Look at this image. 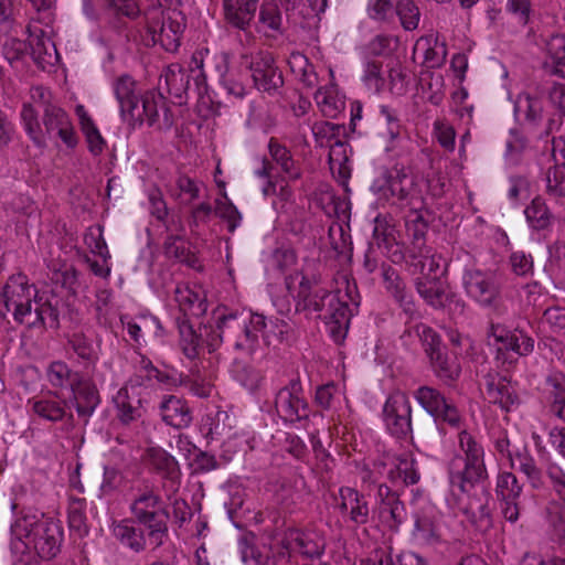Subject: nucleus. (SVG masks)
Returning a JSON list of instances; mask_svg holds the SVG:
<instances>
[{
  "mask_svg": "<svg viewBox=\"0 0 565 565\" xmlns=\"http://www.w3.org/2000/svg\"><path fill=\"white\" fill-rule=\"evenodd\" d=\"M158 409L162 422L175 429L188 428L193 420L192 409L186 399L177 395H163Z\"/></svg>",
  "mask_w": 565,
  "mask_h": 565,
  "instance_id": "b1692460",
  "label": "nucleus"
},
{
  "mask_svg": "<svg viewBox=\"0 0 565 565\" xmlns=\"http://www.w3.org/2000/svg\"><path fill=\"white\" fill-rule=\"evenodd\" d=\"M415 332L418 335L427 356L445 348L440 335L429 326L418 323L415 326Z\"/></svg>",
  "mask_w": 565,
  "mask_h": 565,
  "instance_id": "e2e57ef3",
  "label": "nucleus"
},
{
  "mask_svg": "<svg viewBox=\"0 0 565 565\" xmlns=\"http://www.w3.org/2000/svg\"><path fill=\"white\" fill-rule=\"evenodd\" d=\"M86 500L83 498H71L68 504V524L72 531H75L79 536L88 533L87 516H86Z\"/></svg>",
  "mask_w": 565,
  "mask_h": 565,
  "instance_id": "5fc2aeb1",
  "label": "nucleus"
},
{
  "mask_svg": "<svg viewBox=\"0 0 565 565\" xmlns=\"http://www.w3.org/2000/svg\"><path fill=\"white\" fill-rule=\"evenodd\" d=\"M174 295L180 311L183 313L181 318H186L188 315L201 317L205 313L207 309L206 300L190 287L177 286Z\"/></svg>",
  "mask_w": 565,
  "mask_h": 565,
  "instance_id": "c9c22d12",
  "label": "nucleus"
},
{
  "mask_svg": "<svg viewBox=\"0 0 565 565\" xmlns=\"http://www.w3.org/2000/svg\"><path fill=\"white\" fill-rule=\"evenodd\" d=\"M458 447L461 455L451 458L448 473L452 493L458 491L463 495L488 479V470L483 446L468 430L458 434Z\"/></svg>",
  "mask_w": 565,
  "mask_h": 565,
  "instance_id": "7ed1b4c3",
  "label": "nucleus"
},
{
  "mask_svg": "<svg viewBox=\"0 0 565 565\" xmlns=\"http://www.w3.org/2000/svg\"><path fill=\"white\" fill-rule=\"evenodd\" d=\"M383 419L387 430L396 438H406L412 433V406L406 394L390 395L383 407Z\"/></svg>",
  "mask_w": 565,
  "mask_h": 565,
  "instance_id": "dca6fc26",
  "label": "nucleus"
},
{
  "mask_svg": "<svg viewBox=\"0 0 565 565\" xmlns=\"http://www.w3.org/2000/svg\"><path fill=\"white\" fill-rule=\"evenodd\" d=\"M546 52L551 58L550 73L565 77V36L555 34L546 42Z\"/></svg>",
  "mask_w": 565,
  "mask_h": 565,
  "instance_id": "8fccbe9b",
  "label": "nucleus"
},
{
  "mask_svg": "<svg viewBox=\"0 0 565 565\" xmlns=\"http://www.w3.org/2000/svg\"><path fill=\"white\" fill-rule=\"evenodd\" d=\"M38 298V289L29 284L25 275L18 274L9 278L0 294V317L12 313L18 323L24 324L32 316V305Z\"/></svg>",
  "mask_w": 565,
  "mask_h": 565,
  "instance_id": "6e6552de",
  "label": "nucleus"
},
{
  "mask_svg": "<svg viewBox=\"0 0 565 565\" xmlns=\"http://www.w3.org/2000/svg\"><path fill=\"white\" fill-rule=\"evenodd\" d=\"M259 333H262L263 341L266 345L271 343V337L287 344L295 342L298 338V330L295 326L280 319L270 320L269 324L266 321V328L259 331L258 334Z\"/></svg>",
  "mask_w": 565,
  "mask_h": 565,
  "instance_id": "c03bdc74",
  "label": "nucleus"
},
{
  "mask_svg": "<svg viewBox=\"0 0 565 565\" xmlns=\"http://www.w3.org/2000/svg\"><path fill=\"white\" fill-rule=\"evenodd\" d=\"M428 359L435 375L445 383L454 382L459 377L460 365L455 359L448 356L445 348L437 350Z\"/></svg>",
  "mask_w": 565,
  "mask_h": 565,
  "instance_id": "a19ab883",
  "label": "nucleus"
},
{
  "mask_svg": "<svg viewBox=\"0 0 565 565\" xmlns=\"http://www.w3.org/2000/svg\"><path fill=\"white\" fill-rule=\"evenodd\" d=\"M546 192L554 198L565 196V163L555 164L546 173Z\"/></svg>",
  "mask_w": 565,
  "mask_h": 565,
  "instance_id": "13d9d810",
  "label": "nucleus"
},
{
  "mask_svg": "<svg viewBox=\"0 0 565 565\" xmlns=\"http://www.w3.org/2000/svg\"><path fill=\"white\" fill-rule=\"evenodd\" d=\"M259 21L273 31H281L282 17L275 2H265L260 6Z\"/></svg>",
  "mask_w": 565,
  "mask_h": 565,
  "instance_id": "338daca9",
  "label": "nucleus"
},
{
  "mask_svg": "<svg viewBox=\"0 0 565 565\" xmlns=\"http://www.w3.org/2000/svg\"><path fill=\"white\" fill-rule=\"evenodd\" d=\"M339 498V509L342 514L348 515L350 522L356 526L369 522L370 507L363 493L351 487H341Z\"/></svg>",
  "mask_w": 565,
  "mask_h": 565,
  "instance_id": "bb28decb",
  "label": "nucleus"
},
{
  "mask_svg": "<svg viewBox=\"0 0 565 565\" xmlns=\"http://www.w3.org/2000/svg\"><path fill=\"white\" fill-rule=\"evenodd\" d=\"M242 65L250 71L254 86L259 92L274 95L282 87V72L276 65L271 53L258 51L250 55H242Z\"/></svg>",
  "mask_w": 565,
  "mask_h": 565,
  "instance_id": "4468645a",
  "label": "nucleus"
},
{
  "mask_svg": "<svg viewBox=\"0 0 565 565\" xmlns=\"http://www.w3.org/2000/svg\"><path fill=\"white\" fill-rule=\"evenodd\" d=\"M129 510L146 532L149 544L153 548L162 546L169 536L170 512L154 487L146 482L136 488Z\"/></svg>",
  "mask_w": 565,
  "mask_h": 565,
  "instance_id": "20e7f679",
  "label": "nucleus"
},
{
  "mask_svg": "<svg viewBox=\"0 0 565 565\" xmlns=\"http://www.w3.org/2000/svg\"><path fill=\"white\" fill-rule=\"evenodd\" d=\"M181 23L160 8L146 12V45L159 44L167 52H175L180 46Z\"/></svg>",
  "mask_w": 565,
  "mask_h": 565,
  "instance_id": "9d476101",
  "label": "nucleus"
},
{
  "mask_svg": "<svg viewBox=\"0 0 565 565\" xmlns=\"http://www.w3.org/2000/svg\"><path fill=\"white\" fill-rule=\"evenodd\" d=\"M405 227L411 238L408 254L418 249L425 250V247H427L425 237L428 224L418 212V207L409 210V213L405 216Z\"/></svg>",
  "mask_w": 565,
  "mask_h": 565,
  "instance_id": "e433bc0d",
  "label": "nucleus"
},
{
  "mask_svg": "<svg viewBox=\"0 0 565 565\" xmlns=\"http://www.w3.org/2000/svg\"><path fill=\"white\" fill-rule=\"evenodd\" d=\"M387 478L394 487L416 484L420 479L416 460L408 456L397 457L394 466L387 471Z\"/></svg>",
  "mask_w": 565,
  "mask_h": 565,
  "instance_id": "72a5a7b5",
  "label": "nucleus"
},
{
  "mask_svg": "<svg viewBox=\"0 0 565 565\" xmlns=\"http://www.w3.org/2000/svg\"><path fill=\"white\" fill-rule=\"evenodd\" d=\"M379 518L381 522L390 530L396 531L406 520V509L399 500L397 490H392L388 486L381 483L377 489Z\"/></svg>",
  "mask_w": 565,
  "mask_h": 565,
  "instance_id": "5701e85b",
  "label": "nucleus"
},
{
  "mask_svg": "<svg viewBox=\"0 0 565 565\" xmlns=\"http://www.w3.org/2000/svg\"><path fill=\"white\" fill-rule=\"evenodd\" d=\"M113 532L115 537L131 551L140 553L146 548L148 539L141 527H137L128 521H121L114 526Z\"/></svg>",
  "mask_w": 565,
  "mask_h": 565,
  "instance_id": "4c0bfd02",
  "label": "nucleus"
},
{
  "mask_svg": "<svg viewBox=\"0 0 565 565\" xmlns=\"http://www.w3.org/2000/svg\"><path fill=\"white\" fill-rule=\"evenodd\" d=\"M414 398L429 414L436 424H447L451 428H460L462 416L455 403L439 390L423 385L414 392Z\"/></svg>",
  "mask_w": 565,
  "mask_h": 565,
  "instance_id": "2eb2a0df",
  "label": "nucleus"
},
{
  "mask_svg": "<svg viewBox=\"0 0 565 565\" xmlns=\"http://www.w3.org/2000/svg\"><path fill=\"white\" fill-rule=\"evenodd\" d=\"M13 534L28 548H33L42 559H52L57 555L63 541V529L58 521L35 515H25L12 526Z\"/></svg>",
  "mask_w": 565,
  "mask_h": 565,
  "instance_id": "39448f33",
  "label": "nucleus"
},
{
  "mask_svg": "<svg viewBox=\"0 0 565 565\" xmlns=\"http://www.w3.org/2000/svg\"><path fill=\"white\" fill-rule=\"evenodd\" d=\"M46 379L53 387L64 388L67 385L72 387V383H76L77 380H81V376L73 372L64 361L57 360L49 364Z\"/></svg>",
  "mask_w": 565,
  "mask_h": 565,
  "instance_id": "09e8293b",
  "label": "nucleus"
},
{
  "mask_svg": "<svg viewBox=\"0 0 565 565\" xmlns=\"http://www.w3.org/2000/svg\"><path fill=\"white\" fill-rule=\"evenodd\" d=\"M268 150L273 161L280 167L281 171L286 173L290 180H298L301 177V171L296 166L291 152L286 146L278 142L276 138H270Z\"/></svg>",
  "mask_w": 565,
  "mask_h": 565,
  "instance_id": "79ce46f5",
  "label": "nucleus"
},
{
  "mask_svg": "<svg viewBox=\"0 0 565 565\" xmlns=\"http://www.w3.org/2000/svg\"><path fill=\"white\" fill-rule=\"evenodd\" d=\"M510 461L512 467L523 472L533 486H537L541 482V469L526 447H523V450L515 449V454Z\"/></svg>",
  "mask_w": 565,
  "mask_h": 565,
  "instance_id": "3c124183",
  "label": "nucleus"
},
{
  "mask_svg": "<svg viewBox=\"0 0 565 565\" xmlns=\"http://www.w3.org/2000/svg\"><path fill=\"white\" fill-rule=\"evenodd\" d=\"M183 238L184 236L181 234L167 235L163 243V250L168 258H173L181 263L190 262V252L183 245Z\"/></svg>",
  "mask_w": 565,
  "mask_h": 565,
  "instance_id": "0e129e2a",
  "label": "nucleus"
},
{
  "mask_svg": "<svg viewBox=\"0 0 565 565\" xmlns=\"http://www.w3.org/2000/svg\"><path fill=\"white\" fill-rule=\"evenodd\" d=\"M21 120L32 141L39 147L44 146L45 138L39 120V110H36L32 104H23L21 109Z\"/></svg>",
  "mask_w": 565,
  "mask_h": 565,
  "instance_id": "603ef678",
  "label": "nucleus"
},
{
  "mask_svg": "<svg viewBox=\"0 0 565 565\" xmlns=\"http://www.w3.org/2000/svg\"><path fill=\"white\" fill-rule=\"evenodd\" d=\"M413 535L423 544L436 545L443 541L441 516L433 505L423 507L416 514Z\"/></svg>",
  "mask_w": 565,
  "mask_h": 565,
  "instance_id": "a878e982",
  "label": "nucleus"
},
{
  "mask_svg": "<svg viewBox=\"0 0 565 565\" xmlns=\"http://www.w3.org/2000/svg\"><path fill=\"white\" fill-rule=\"evenodd\" d=\"M344 131V127L338 124L321 121L316 122L312 127V132L316 141L320 147H327L334 140L339 139V136Z\"/></svg>",
  "mask_w": 565,
  "mask_h": 565,
  "instance_id": "bf43d9fd",
  "label": "nucleus"
},
{
  "mask_svg": "<svg viewBox=\"0 0 565 565\" xmlns=\"http://www.w3.org/2000/svg\"><path fill=\"white\" fill-rule=\"evenodd\" d=\"M42 122L45 128L44 136L58 137L68 148L77 145V137L67 113L57 104L47 106L42 113Z\"/></svg>",
  "mask_w": 565,
  "mask_h": 565,
  "instance_id": "4be33fe9",
  "label": "nucleus"
},
{
  "mask_svg": "<svg viewBox=\"0 0 565 565\" xmlns=\"http://www.w3.org/2000/svg\"><path fill=\"white\" fill-rule=\"evenodd\" d=\"M415 288L427 306L444 311L455 323L465 318L466 301L437 276L417 277Z\"/></svg>",
  "mask_w": 565,
  "mask_h": 565,
  "instance_id": "423d86ee",
  "label": "nucleus"
},
{
  "mask_svg": "<svg viewBox=\"0 0 565 565\" xmlns=\"http://www.w3.org/2000/svg\"><path fill=\"white\" fill-rule=\"evenodd\" d=\"M487 398L504 412H511L520 404L514 385L507 375L489 372L483 376Z\"/></svg>",
  "mask_w": 565,
  "mask_h": 565,
  "instance_id": "412c9836",
  "label": "nucleus"
},
{
  "mask_svg": "<svg viewBox=\"0 0 565 565\" xmlns=\"http://www.w3.org/2000/svg\"><path fill=\"white\" fill-rule=\"evenodd\" d=\"M545 384L550 414L565 423V374L553 372L546 377Z\"/></svg>",
  "mask_w": 565,
  "mask_h": 565,
  "instance_id": "2f4dec72",
  "label": "nucleus"
},
{
  "mask_svg": "<svg viewBox=\"0 0 565 565\" xmlns=\"http://www.w3.org/2000/svg\"><path fill=\"white\" fill-rule=\"evenodd\" d=\"M497 491L501 500H518L522 492V484L512 472H503L498 477Z\"/></svg>",
  "mask_w": 565,
  "mask_h": 565,
  "instance_id": "680f3d73",
  "label": "nucleus"
},
{
  "mask_svg": "<svg viewBox=\"0 0 565 565\" xmlns=\"http://www.w3.org/2000/svg\"><path fill=\"white\" fill-rule=\"evenodd\" d=\"M114 401L117 409V418L122 425H129L141 418V402L140 399L131 398L127 390H119Z\"/></svg>",
  "mask_w": 565,
  "mask_h": 565,
  "instance_id": "37998d69",
  "label": "nucleus"
},
{
  "mask_svg": "<svg viewBox=\"0 0 565 565\" xmlns=\"http://www.w3.org/2000/svg\"><path fill=\"white\" fill-rule=\"evenodd\" d=\"M139 102H141V106L138 105L139 118H128L127 121L142 124L146 120L148 126H157L158 129L163 130L172 127V113L166 97L160 92L148 90Z\"/></svg>",
  "mask_w": 565,
  "mask_h": 565,
  "instance_id": "6ab92c4d",
  "label": "nucleus"
},
{
  "mask_svg": "<svg viewBox=\"0 0 565 565\" xmlns=\"http://www.w3.org/2000/svg\"><path fill=\"white\" fill-rule=\"evenodd\" d=\"M28 53L29 43L23 40L10 38L3 43L2 54L11 65L22 61Z\"/></svg>",
  "mask_w": 565,
  "mask_h": 565,
  "instance_id": "774afa93",
  "label": "nucleus"
},
{
  "mask_svg": "<svg viewBox=\"0 0 565 565\" xmlns=\"http://www.w3.org/2000/svg\"><path fill=\"white\" fill-rule=\"evenodd\" d=\"M546 475L556 498L550 500L544 509L545 521L553 537L565 546V471L557 465H551Z\"/></svg>",
  "mask_w": 565,
  "mask_h": 565,
  "instance_id": "f8f14e48",
  "label": "nucleus"
},
{
  "mask_svg": "<svg viewBox=\"0 0 565 565\" xmlns=\"http://www.w3.org/2000/svg\"><path fill=\"white\" fill-rule=\"evenodd\" d=\"M462 287L466 295L482 308H495L501 288L497 275L491 270L478 268L465 269Z\"/></svg>",
  "mask_w": 565,
  "mask_h": 565,
  "instance_id": "ddd939ff",
  "label": "nucleus"
},
{
  "mask_svg": "<svg viewBox=\"0 0 565 565\" xmlns=\"http://www.w3.org/2000/svg\"><path fill=\"white\" fill-rule=\"evenodd\" d=\"M412 258V266L417 268L420 276L434 277L440 270L443 257L431 253L427 246L425 250L418 249L408 254Z\"/></svg>",
  "mask_w": 565,
  "mask_h": 565,
  "instance_id": "de8ad7c7",
  "label": "nucleus"
},
{
  "mask_svg": "<svg viewBox=\"0 0 565 565\" xmlns=\"http://www.w3.org/2000/svg\"><path fill=\"white\" fill-rule=\"evenodd\" d=\"M215 324L199 328L202 344L214 352L222 343L252 356L260 349L258 332L266 328V317L260 313L244 315L234 311L213 312Z\"/></svg>",
  "mask_w": 565,
  "mask_h": 565,
  "instance_id": "f03ea898",
  "label": "nucleus"
},
{
  "mask_svg": "<svg viewBox=\"0 0 565 565\" xmlns=\"http://www.w3.org/2000/svg\"><path fill=\"white\" fill-rule=\"evenodd\" d=\"M372 190L380 196L401 207L417 209L422 203L416 178L404 170L394 169L374 181Z\"/></svg>",
  "mask_w": 565,
  "mask_h": 565,
  "instance_id": "1a4fd4ad",
  "label": "nucleus"
},
{
  "mask_svg": "<svg viewBox=\"0 0 565 565\" xmlns=\"http://www.w3.org/2000/svg\"><path fill=\"white\" fill-rule=\"evenodd\" d=\"M68 345L77 358L84 362L85 369H93V380L104 383L105 379L95 371V365L99 359L98 347L94 345L93 341L83 333H74L68 339Z\"/></svg>",
  "mask_w": 565,
  "mask_h": 565,
  "instance_id": "7c9ffc66",
  "label": "nucleus"
},
{
  "mask_svg": "<svg viewBox=\"0 0 565 565\" xmlns=\"http://www.w3.org/2000/svg\"><path fill=\"white\" fill-rule=\"evenodd\" d=\"M460 511L468 518L475 527L481 532H487L492 527V519L489 509V498L484 491L469 498L467 504L459 507Z\"/></svg>",
  "mask_w": 565,
  "mask_h": 565,
  "instance_id": "c756f323",
  "label": "nucleus"
},
{
  "mask_svg": "<svg viewBox=\"0 0 565 565\" xmlns=\"http://www.w3.org/2000/svg\"><path fill=\"white\" fill-rule=\"evenodd\" d=\"M394 9L402 26L406 31H413L418 28L420 11L414 0H397Z\"/></svg>",
  "mask_w": 565,
  "mask_h": 565,
  "instance_id": "6e6d98bb",
  "label": "nucleus"
},
{
  "mask_svg": "<svg viewBox=\"0 0 565 565\" xmlns=\"http://www.w3.org/2000/svg\"><path fill=\"white\" fill-rule=\"evenodd\" d=\"M488 339H493L495 360L502 365L513 364L518 356L530 354L534 349V340L522 330L508 331L500 324L491 323L487 331Z\"/></svg>",
  "mask_w": 565,
  "mask_h": 565,
  "instance_id": "9b49d317",
  "label": "nucleus"
},
{
  "mask_svg": "<svg viewBox=\"0 0 565 565\" xmlns=\"http://www.w3.org/2000/svg\"><path fill=\"white\" fill-rule=\"evenodd\" d=\"M34 309H32V316H29V320L25 321L29 328H51L58 329L60 327V313L56 307H54L49 300H43L42 297H38L34 302Z\"/></svg>",
  "mask_w": 565,
  "mask_h": 565,
  "instance_id": "f704fd0d",
  "label": "nucleus"
},
{
  "mask_svg": "<svg viewBox=\"0 0 565 565\" xmlns=\"http://www.w3.org/2000/svg\"><path fill=\"white\" fill-rule=\"evenodd\" d=\"M33 412L50 422H60L65 415V403L54 397H42L32 404Z\"/></svg>",
  "mask_w": 565,
  "mask_h": 565,
  "instance_id": "864d4df0",
  "label": "nucleus"
},
{
  "mask_svg": "<svg viewBox=\"0 0 565 565\" xmlns=\"http://www.w3.org/2000/svg\"><path fill=\"white\" fill-rule=\"evenodd\" d=\"M285 285L296 301L297 312L317 313L326 322L333 341L338 344L344 341L359 306L349 290L341 295L322 287L321 275L310 266L286 276Z\"/></svg>",
  "mask_w": 565,
  "mask_h": 565,
  "instance_id": "f257e3e1",
  "label": "nucleus"
},
{
  "mask_svg": "<svg viewBox=\"0 0 565 565\" xmlns=\"http://www.w3.org/2000/svg\"><path fill=\"white\" fill-rule=\"evenodd\" d=\"M514 117L521 128L539 138L548 137L561 127L559 118L546 117L543 99L529 92H521L516 95Z\"/></svg>",
  "mask_w": 565,
  "mask_h": 565,
  "instance_id": "0eeeda50",
  "label": "nucleus"
},
{
  "mask_svg": "<svg viewBox=\"0 0 565 565\" xmlns=\"http://www.w3.org/2000/svg\"><path fill=\"white\" fill-rule=\"evenodd\" d=\"M275 408L284 422L295 423L307 420L310 415L308 403L302 396L299 381L291 380L288 385L276 394Z\"/></svg>",
  "mask_w": 565,
  "mask_h": 565,
  "instance_id": "f3484780",
  "label": "nucleus"
},
{
  "mask_svg": "<svg viewBox=\"0 0 565 565\" xmlns=\"http://www.w3.org/2000/svg\"><path fill=\"white\" fill-rule=\"evenodd\" d=\"M76 115L79 120L81 129L86 138L88 150L94 154L98 156L105 148V140L96 127L94 120L86 111L83 105L76 107Z\"/></svg>",
  "mask_w": 565,
  "mask_h": 565,
  "instance_id": "ea45409f",
  "label": "nucleus"
},
{
  "mask_svg": "<svg viewBox=\"0 0 565 565\" xmlns=\"http://www.w3.org/2000/svg\"><path fill=\"white\" fill-rule=\"evenodd\" d=\"M149 466L162 479L161 488L168 500L177 494L181 486V469L178 460L162 448L148 450Z\"/></svg>",
  "mask_w": 565,
  "mask_h": 565,
  "instance_id": "aec40b11",
  "label": "nucleus"
},
{
  "mask_svg": "<svg viewBox=\"0 0 565 565\" xmlns=\"http://www.w3.org/2000/svg\"><path fill=\"white\" fill-rule=\"evenodd\" d=\"M175 322L179 329L182 352L186 358L195 359L199 355V349L203 345L200 332L198 333L194 330L186 318H177Z\"/></svg>",
  "mask_w": 565,
  "mask_h": 565,
  "instance_id": "49530a36",
  "label": "nucleus"
},
{
  "mask_svg": "<svg viewBox=\"0 0 565 565\" xmlns=\"http://www.w3.org/2000/svg\"><path fill=\"white\" fill-rule=\"evenodd\" d=\"M225 21L233 28L246 31L253 21L257 7L237 0H222Z\"/></svg>",
  "mask_w": 565,
  "mask_h": 565,
  "instance_id": "473e14b6",
  "label": "nucleus"
},
{
  "mask_svg": "<svg viewBox=\"0 0 565 565\" xmlns=\"http://www.w3.org/2000/svg\"><path fill=\"white\" fill-rule=\"evenodd\" d=\"M194 75L189 73L180 64H170L160 76V81L164 79L167 92L172 96L177 104L186 103L189 92L191 90V79L195 83L196 95L200 96L204 89L205 77L201 70L192 71Z\"/></svg>",
  "mask_w": 565,
  "mask_h": 565,
  "instance_id": "a211bd4d",
  "label": "nucleus"
},
{
  "mask_svg": "<svg viewBox=\"0 0 565 565\" xmlns=\"http://www.w3.org/2000/svg\"><path fill=\"white\" fill-rule=\"evenodd\" d=\"M284 545L290 553H297L306 558H317L324 550V542L313 531L290 529L286 532Z\"/></svg>",
  "mask_w": 565,
  "mask_h": 565,
  "instance_id": "393cba45",
  "label": "nucleus"
},
{
  "mask_svg": "<svg viewBox=\"0 0 565 565\" xmlns=\"http://www.w3.org/2000/svg\"><path fill=\"white\" fill-rule=\"evenodd\" d=\"M136 81L128 74L117 77L113 83L114 94L119 104L120 116L127 121L128 118H139V96L136 93Z\"/></svg>",
  "mask_w": 565,
  "mask_h": 565,
  "instance_id": "c85d7f7f",
  "label": "nucleus"
},
{
  "mask_svg": "<svg viewBox=\"0 0 565 565\" xmlns=\"http://www.w3.org/2000/svg\"><path fill=\"white\" fill-rule=\"evenodd\" d=\"M30 54L33 61L42 68L52 64L53 53L56 54L54 43L47 38H36L29 43Z\"/></svg>",
  "mask_w": 565,
  "mask_h": 565,
  "instance_id": "4d7b16f0",
  "label": "nucleus"
},
{
  "mask_svg": "<svg viewBox=\"0 0 565 565\" xmlns=\"http://www.w3.org/2000/svg\"><path fill=\"white\" fill-rule=\"evenodd\" d=\"M394 228L388 225L385 217L377 216L375 218L374 226V238L380 248L386 249L387 253H391V258L394 263L401 262L404 258L402 249L399 245L395 242V237L393 235Z\"/></svg>",
  "mask_w": 565,
  "mask_h": 565,
  "instance_id": "58836bf2",
  "label": "nucleus"
},
{
  "mask_svg": "<svg viewBox=\"0 0 565 565\" xmlns=\"http://www.w3.org/2000/svg\"><path fill=\"white\" fill-rule=\"evenodd\" d=\"M526 222L535 231L546 230L553 221V214L541 196H535L524 210Z\"/></svg>",
  "mask_w": 565,
  "mask_h": 565,
  "instance_id": "a18cd8bd",
  "label": "nucleus"
},
{
  "mask_svg": "<svg viewBox=\"0 0 565 565\" xmlns=\"http://www.w3.org/2000/svg\"><path fill=\"white\" fill-rule=\"evenodd\" d=\"M281 3L287 14L303 19L322 12L318 0H281Z\"/></svg>",
  "mask_w": 565,
  "mask_h": 565,
  "instance_id": "052dcab7",
  "label": "nucleus"
},
{
  "mask_svg": "<svg viewBox=\"0 0 565 565\" xmlns=\"http://www.w3.org/2000/svg\"><path fill=\"white\" fill-rule=\"evenodd\" d=\"M526 147L527 139L523 136V134L518 130H511L510 137L507 140V160L512 164H518Z\"/></svg>",
  "mask_w": 565,
  "mask_h": 565,
  "instance_id": "69168bd1",
  "label": "nucleus"
},
{
  "mask_svg": "<svg viewBox=\"0 0 565 565\" xmlns=\"http://www.w3.org/2000/svg\"><path fill=\"white\" fill-rule=\"evenodd\" d=\"M72 403L76 409V413L78 417L82 418L85 424H87L88 419L100 404V395L98 388L92 380L85 381L81 379L77 380L76 383H72Z\"/></svg>",
  "mask_w": 565,
  "mask_h": 565,
  "instance_id": "cd10ccee",
  "label": "nucleus"
}]
</instances>
